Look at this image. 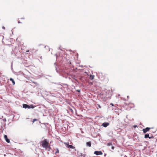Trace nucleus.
I'll use <instances>...</instances> for the list:
<instances>
[{
	"mask_svg": "<svg viewBox=\"0 0 157 157\" xmlns=\"http://www.w3.org/2000/svg\"><path fill=\"white\" fill-rule=\"evenodd\" d=\"M112 145V144L111 143H108L107 144L108 146H111Z\"/></svg>",
	"mask_w": 157,
	"mask_h": 157,
	"instance_id": "nucleus-14",
	"label": "nucleus"
},
{
	"mask_svg": "<svg viewBox=\"0 0 157 157\" xmlns=\"http://www.w3.org/2000/svg\"><path fill=\"white\" fill-rule=\"evenodd\" d=\"M28 107H27V108L28 109H30V108H32L33 109L34 108V106H33V105H28Z\"/></svg>",
	"mask_w": 157,
	"mask_h": 157,
	"instance_id": "nucleus-8",
	"label": "nucleus"
},
{
	"mask_svg": "<svg viewBox=\"0 0 157 157\" xmlns=\"http://www.w3.org/2000/svg\"><path fill=\"white\" fill-rule=\"evenodd\" d=\"M110 105H111L112 106H113V103H111L110 104Z\"/></svg>",
	"mask_w": 157,
	"mask_h": 157,
	"instance_id": "nucleus-22",
	"label": "nucleus"
},
{
	"mask_svg": "<svg viewBox=\"0 0 157 157\" xmlns=\"http://www.w3.org/2000/svg\"><path fill=\"white\" fill-rule=\"evenodd\" d=\"M48 145L47 140L44 139L42 144V146L44 148H47L48 147Z\"/></svg>",
	"mask_w": 157,
	"mask_h": 157,
	"instance_id": "nucleus-1",
	"label": "nucleus"
},
{
	"mask_svg": "<svg viewBox=\"0 0 157 157\" xmlns=\"http://www.w3.org/2000/svg\"><path fill=\"white\" fill-rule=\"evenodd\" d=\"M4 137L6 141V142L8 143H9L10 142V140L7 138V136L6 135H4Z\"/></svg>",
	"mask_w": 157,
	"mask_h": 157,
	"instance_id": "nucleus-7",
	"label": "nucleus"
},
{
	"mask_svg": "<svg viewBox=\"0 0 157 157\" xmlns=\"http://www.w3.org/2000/svg\"><path fill=\"white\" fill-rule=\"evenodd\" d=\"M71 111H72V109H71Z\"/></svg>",
	"mask_w": 157,
	"mask_h": 157,
	"instance_id": "nucleus-27",
	"label": "nucleus"
},
{
	"mask_svg": "<svg viewBox=\"0 0 157 157\" xmlns=\"http://www.w3.org/2000/svg\"><path fill=\"white\" fill-rule=\"evenodd\" d=\"M98 105V107H99L100 108H101V106H100V105Z\"/></svg>",
	"mask_w": 157,
	"mask_h": 157,
	"instance_id": "nucleus-23",
	"label": "nucleus"
},
{
	"mask_svg": "<svg viewBox=\"0 0 157 157\" xmlns=\"http://www.w3.org/2000/svg\"><path fill=\"white\" fill-rule=\"evenodd\" d=\"M15 71H14L13 70L12 71L13 72L14 74H15L16 75H19L21 73L20 71H16L17 69H15Z\"/></svg>",
	"mask_w": 157,
	"mask_h": 157,
	"instance_id": "nucleus-3",
	"label": "nucleus"
},
{
	"mask_svg": "<svg viewBox=\"0 0 157 157\" xmlns=\"http://www.w3.org/2000/svg\"><path fill=\"white\" fill-rule=\"evenodd\" d=\"M29 52V50L26 51V52Z\"/></svg>",
	"mask_w": 157,
	"mask_h": 157,
	"instance_id": "nucleus-25",
	"label": "nucleus"
},
{
	"mask_svg": "<svg viewBox=\"0 0 157 157\" xmlns=\"http://www.w3.org/2000/svg\"><path fill=\"white\" fill-rule=\"evenodd\" d=\"M111 146H112V147H111L112 149L113 150L114 149V147L112 145Z\"/></svg>",
	"mask_w": 157,
	"mask_h": 157,
	"instance_id": "nucleus-18",
	"label": "nucleus"
},
{
	"mask_svg": "<svg viewBox=\"0 0 157 157\" xmlns=\"http://www.w3.org/2000/svg\"><path fill=\"white\" fill-rule=\"evenodd\" d=\"M18 23H20V22L19 21H18Z\"/></svg>",
	"mask_w": 157,
	"mask_h": 157,
	"instance_id": "nucleus-24",
	"label": "nucleus"
},
{
	"mask_svg": "<svg viewBox=\"0 0 157 157\" xmlns=\"http://www.w3.org/2000/svg\"><path fill=\"white\" fill-rule=\"evenodd\" d=\"M85 155H83L82 154H81V156H83L84 157L85 156Z\"/></svg>",
	"mask_w": 157,
	"mask_h": 157,
	"instance_id": "nucleus-21",
	"label": "nucleus"
},
{
	"mask_svg": "<svg viewBox=\"0 0 157 157\" xmlns=\"http://www.w3.org/2000/svg\"><path fill=\"white\" fill-rule=\"evenodd\" d=\"M151 138V137H149V134H146L145 135L144 138Z\"/></svg>",
	"mask_w": 157,
	"mask_h": 157,
	"instance_id": "nucleus-13",
	"label": "nucleus"
},
{
	"mask_svg": "<svg viewBox=\"0 0 157 157\" xmlns=\"http://www.w3.org/2000/svg\"><path fill=\"white\" fill-rule=\"evenodd\" d=\"M94 77V75H90V80H93Z\"/></svg>",
	"mask_w": 157,
	"mask_h": 157,
	"instance_id": "nucleus-11",
	"label": "nucleus"
},
{
	"mask_svg": "<svg viewBox=\"0 0 157 157\" xmlns=\"http://www.w3.org/2000/svg\"><path fill=\"white\" fill-rule=\"evenodd\" d=\"M76 91L78 92H79L80 91V90H76Z\"/></svg>",
	"mask_w": 157,
	"mask_h": 157,
	"instance_id": "nucleus-20",
	"label": "nucleus"
},
{
	"mask_svg": "<svg viewBox=\"0 0 157 157\" xmlns=\"http://www.w3.org/2000/svg\"><path fill=\"white\" fill-rule=\"evenodd\" d=\"M27 106H28V105L27 104H23V107L24 108L26 109L27 108V107H28Z\"/></svg>",
	"mask_w": 157,
	"mask_h": 157,
	"instance_id": "nucleus-12",
	"label": "nucleus"
},
{
	"mask_svg": "<svg viewBox=\"0 0 157 157\" xmlns=\"http://www.w3.org/2000/svg\"><path fill=\"white\" fill-rule=\"evenodd\" d=\"M3 121H4L5 122L6 121V119L5 118L3 119Z\"/></svg>",
	"mask_w": 157,
	"mask_h": 157,
	"instance_id": "nucleus-19",
	"label": "nucleus"
},
{
	"mask_svg": "<svg viewBox=\"0 0 157 157\" xmlns=\"http://www.w3.org/2000/svg\"><path fill=\"white\" fill-rule=\"evenodd\" d=\"M94 154L96 155H102L103 154L102 152L101 151H95Z\"/></svg>",
	"mask_w": 157,
	"mask_h": 157,
	"instance_id": "nucleus-4",
	"label": "nucleus"
},
{
	"mask_svg": "<svg viewBox=\"0 0 157 157\" xmlns=\"http://www.w3.org/2000/svg\"><path fill=\"white\" fill-rule=\"evenodd\" d=\"M59 153V151L58 149H57V151L55 152V153L56 154V153Z\"/></svg>",
	"mask_w": 157,
	"mask_h": 157,
	"instance_id": "nucleus-17",
	"label": "nucleus"
},
{
	"mask_svg": "<svg viewBox=\"0 0 157 157\" xmlns=\"http://www.w3.org/2000/svg\"><path fill=\"white\" fill-rule=\"evenodd\" d=\"M37 121V119H33V123L35 121Z\"/></svg>",
	"mask_w": 157,
	"mask_h": 157,
	"instance_id": "nucleus-15",
	"label": "nucleus"
},
{
	"mask_svg": "<svg viewBox=\"0 0 157 157\" xmlns=\"http://www.w3.org/2000/svg\"><path fill=\"white\" fill-rule=\"evenodd\" d=\"M67 64H69V65H70V64H71V61H68V62L67 63Z\"/></svg>",
	"mask_w": 157,
	"mask_h": 157,
	"instance_id": "nucleus-16",
	"label": "nucleus"
},
{
	"mask_svg": "<svg viewBox=\"0 0 157 157\" xmlns=\"http://www.w3.org/2000/svg\"><path fill=\"white\" fill-rule=\"evenodd\" d=\"M150 129V128L148 127H147L143 129V132L144 133H146L147 132L149 131Z\"/></svg>",
	"mask_w": 157,
	"mask_h": 157,
	"instance_id": "nucleus-6",
	"label": "nucleus"
},
{
	"mask_svg": "<svg viewBox=\"0 0 157 157\" xmlns=\"http://www.w3.org/2000/svg\"><path fill=\"white\" fill-rule=\"evenodd\" d=\"M10 80L12 82L13 84V85H14L15 84V82L14 81V80L12 78H10Z\"/></svg>",
	"mask_w": 157,
	"mask_h": 157,
	"instance_id": "nucleus-10",
	"label": "nucleus"
},
{
	"mask_svg": "<svg viewBox=\"0 0 157 157\" xmlns=\"http://www.w3.org/2000/svg\"><path fill=\"white\" fill-rule=\"evenodd\" d=\"M66 144V147L69 148H72L74 149L75 148V147H74L72 145H69L68 144V143H66L65 144Z\"/></svg>",
	"mask_w": 157,
	"mask_h": 157,
	"instance_id": "nucleus-2",
	"label": "nucleus"
},
{
	"mask_svg": "<svg viewBox=\"0 0 157 157\" xmlns=\"http://www.w3.org/2000/svg\"><path fill=\"white\" fill-rule=\"evenodd\" d=\"M128 97H129V96H127V98H128Z\"/></svg>",
	"mask_w": 157,
	"mask_h": 157,
	"instance_id": "nucleus-29",
	"label": "nucleus"
},
{
	"mask_svg": "<svg viewBox=\"0 0 157 157\" xmlns=\"http://www.w3.org/2000/svg\"><path fill=\"white\" fill-rule=\"evenodd\" d=\"M109 125V123L108 122H105L103 123L102 126H103L104 127H106Z\"/></svg>",
	"mask_w": 157,
	"mask_h": 157,
	"instance_id": "nucleus-5",
	"label": "nucleus"
},
{
	"mask_svg": "<svg viewBox=\"0 0 157 157\" xmlns=\"http://www.w3.org/2000/svg\"><path fill=\"white\" fill-rule=\"evenodd\" d=\"M56 71H58L57 70V69H56Z\"/></svg>",
	"mask_w": 157,
	"mask_h": 157,
	"instance_id": "nucleus-28",
	"label": "nucleus"
},
{
	"mask_svg": "<svg viewBox=\"0 0 157 157\" xmlns=\"http://www.w3.org/2000/svg\"><path fill=\"white\" fill-rule=\"evenodd\" d=\"M21 19H24V18H21Z\"/></svg>",
	"mask_w": 157,
	"mask_h": 157,
	"instance_id": "nucleus-26",
	"label": "nucleus"
},
{
	"mask_svg": "<svg viewBox=\"0 0 157 157\" xmlns=\"http://www.w3.org/2000/svg\"><path fill=\"white\" fill-rule=\"evenodd\" d=\"M86 145L87 146L90 147L91 146V142H86Z\"/></svg>",
	"mask_w": 157,
	"mask_h": 157,
	"instance_id": "nucleus-9",
	"label": "nucleus"
}]
</instances>
